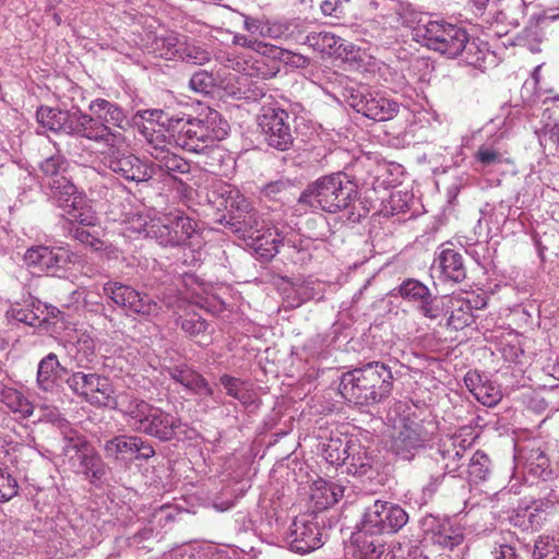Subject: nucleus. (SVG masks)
I'll use <instances>...</instances> for the list:
<instances>
[{
	"instance_id": "obj_1",
	"label": "nucleus",
	"mask_w": 559,
	"mask_h": 559,
	"mask_svg": "<svg viewBox=\"0 0 559 559\" xmlns=\"http://www.w3.org/2000/svg\"><path fill=\"white\" fill-rule=\"evenodd\" d=\"M116 407L124 416L133 431L150 436L162 442L178 439L180 435L190 438L188 425L163 408L150 404L133 394H122Z\"/></svg>"
},
{
	"instance_id": "obj_2",
	"label": "nucleus",
	"mask_w": 559,
	"mask_h": 559,
	"mask_svg": "<svg viewBox=\"0 0 559 559\" xmlns=\"http://www.w3.org/2000/svg\"><path fill=\"white\" fill-rule=\"evenodd\" d=\"M415 36L423 46L449 59L459 56L469 66L477 67L484 59V51L469 40L466 28L444 20L428 21L415 28Z\"/></svg>"
},
{
	"instance_id": "obj_3",
	"label": "nucleus",
	"mask_w": 559,
	"mask_h": 559,
	"mask_svg": "<svg viewBox=\"0 0 559 559\" xmlns=\"http://www.w3.org/2000/svg\"><path fill=\"white\" fill-rule=\"evenodd\" d=\"M393 390V374L385 364L371 361L343 373L342 396L356 405L372 406L386 400Z\"/></svg>"
},
{
	"instance_id": "obj_4",
	"label": "nucleus",
	"mask_w": 559,
	"mask_h": 559,
	"mask_svg": "<svg viewBox=\"0 0 559 559\" xmlns=\"http://www.w3.org/2000/svg\"><path fill=\"white\" fill-rule=\"evenodd\" d=\"M145 233L163 247H188L192 253L190 261L183 264L193 265L201 260V252L194 249L201 246V228L199 223L181 211H171L154 217L145 225Z\"/></svg>"
},
{
	"instance_id": "obj_5",
	"label": "nucleus",
	"mask_w": 559,
	"mask_h": 559,
	"mask_svg": "<svg viewBox=\"0 0 559 559\" xmlns=\"http://www.w3.org/2000/svg\"><path fill=\"white\" fill-rule=\"evenodd\" d=\"M62 433V455L68 460L71 471L84 477L91 485L100 487L108 466L85 436L70 427L64 418L57 420Z\"/></svg>"
},
{
	"instance_id": "obj_6",
	"label": "nucleus",
	"mask_w": 559,
	"mask_h": 559,
	"mask_svg": "<svg viewBox=\"0 0 559 559\" xmlns=\"http://www.w3.org/2000/svg\"><path fill=\"white\" fill-rule=\"evenodd\" d=\"M357 195V185L345 173L338 171L310 182L300 193L298 203L334 214L348 209Z\"/></svg>"
},
{
	"instance_id": "obj_7",
	"label": "nucleus",
	"mask_w": 559,
	"mask_h": 559,
	"mask_svg": "<svg viewBox=\"0 0 559 559\" xmlns=\"http://www.w3.org/2000/svg\"><path fill=\"white\" fill-rule=\"evenodd\" d=\"M217 121L222 122V119L216 110H211L204 119L182 115L170 123V135L182 150L205 153L227 133L225 128L216 126Z\"/></svg>"
},
{
	"instance_id": "obj_8",
	"label": "nucleus",
	"mask_w": 559,
	"mask_h": 559,
	"mask_svg": "<svg viewBox=\"0 0 559 559\" xmlns=\"http://www.w3.org/2000/svg\"><path fill=\"white\" fill-rule=\"evenodd\" d=\"M466 450L454 441H444L423 461V468L429 476V481L423 487L425 497L431 498L447 474L463 477L465 475Z\"/></svg>"
},
{
	"instance_id": "obj_9",
	"label": "nucleus",
	"mask_w": 559,
	"mask_h": 559,
	"mask_svg": "<svg viewBox=\"0 0 559 559\" xmlns=\"http://www.w3.org/2000/svg\"><path fill=\"white\" fill-rule=\"evenodd\" d=\"M294 118L278 106H262L258 115V124L266 144L280 152H286L294 145Z\"/></svg>"
},
{
	"instance_id": "obj_10",
	"label": "nucleus",
	"mask_w": 559,
	"mask_h": 559,
	"mask_svg": "<svg viewBox=\"0 0 559 559\" xmlns=\"http://www.w3.org/2000/svg\"><path fill=\"white\" fill-rule=\"evenodd\" d=\"M408 522L407 512L390 501L376 500L365 509L361 531L370 535H383L399 532Z\"/></svg>"
},
{
	"instance_id": "obj_11",
	"label": "nucleus",
	"mask_w": 559,
	"mask_h": 559,
	"mask_svg": "<svg viewBox=\"0 0 559 559\" xmlns=\"http://www.w3.org/2000/svg\"><path fill=\"white\" fill-rule=\"evenodd\" d=\"M68 127V135L84 138L96 143H103L106 146H115L124 142L122 133L114 131L97 116L87 115L78 108L71 109Z\"/></svg>"
},
{
	"instance_id": "obj_12",
	"label": "nucleus",
	"mask_w": 559,
	"mask_h": 559,
	"mask_svg": "<svg viewBox=\"0 0 559 559\" xmlns=\"http://www.w3.org/2000/svg\"><path fill=\"white\" fill-rule=\"evenodd\" d=\"M356 91L347 104L368 119L385 121L397 115L400 105L395 100L365 84H360Z\"/></svg>"
},
{
	"instance_id": "obj_13",
	"label": "nucleus",
	"mask_w": 559,
	"mask_h": 559,
	"mask_svg": "<svg viewBox=\"0 0 559 559\" xmlns=\"http://www.w3.org/2000/svg\"><path fill=\"white\" fill-rule=\"evenodd\" d=\"M103 292L115 305L130 312L145 317L158 314L157 302L147 294L140 293L130 285L118 281H108L104 284Z\"/></svg>"
},
{
	"instance_id": "obj_14",
	"label": "nucleus",
	"mask_w": 559,
	"mask_h": 559,
	"mask_svg": "<svg viewBox=\"0 0 559 559\" xmlns=\"http://www.w3.org/2000/svg\"><path fill=\"white\" fill-rule=\"evenodd\" d=\"M121 144L107 146L103 155V164L114 174L127 181L136 183L152 179V170L148 165L134 154L120 150Z\"/></svg>"
},
{
	"instance_id": "obj_15",
	"label": "nucleus",
	"mask_w": 559,
	"mask_h": 559,
	"mask_svg": "<svg viewBox=\"0 0 559 559\" xmlns=\"http://www.w3.org/2000/svg\"><path fill=\"white\" fill-rule=\"evenodd\" d=\"M66 383L74 395L92 405L100 403L99 396L108 402L114 393L108 377L85 369L72 371L66 379Z\"/></svg>"
},
{
	"instance_id": "obj_16",
	"label": "nucleus",
	"mask_w": 559,
	"mask_h": 559,
	"mask_svg": "<svg viewBox=\"0 0 559 559\" xmlns=\"http://www.w3.org/2000/svg\"><path fill=\"white\" fill-rule=\"evenodd\" d=\"M400 297L415 305L426 319L437 320L444 314L443 298L433 295L428 286L416 278H406L397 287Z\"/></svg>"
},
{
	"instance_id": "obj_17",
	"label": "nucleus",
	"mask_w": 559,
	"mask_h": 559,
	"mask_svg": "<svg viewBox=\"0 0 559 559\" xmlns=\"http://www.w3.org/2000/svg\"><path fill=\"white\" fill-rule=\"evenodd\" d=\"M76 255L63 247L35 246L24 254V261L28 266L43 272H55L69 263H74Z\"/></svg>"
},
{
	"instance_id": "obj_18",
	"label": "nucleus",
	"mask_w": 559,
	"mask_h": 559,
	"mask_svg": "<svg viewBox=\"0 0 559 559\" xmlns=\"http://www.w3.org/2000/svg\"><path fill=\"white\" fill-rule=\"evenodd\" d=\"M428 441L427 432L419 423L411 421L403 425L392 438L390 449L401 460L411 461Z\"/></svg>"
},
{
	"instance_id": "obj_19",
	"label": "nucleus",
	"mask_w": 559,
	"mask_h": 559,
	"mask_svg": "<svg viewBox=\"0 0 559 559\" xmlns=\"http://www.w3.org/2000/svg\"><path fill=\"white\" fill-rule=\"evenodd\" d=\"M104 451L107 457L148 460L155 455L153 445L138 436L120 435L106 441Z\"/></svg>"
},
{
	"instance_id": "obj_20",
	"label": "nucleus",
	"mask_w": 559,
	"mask_h": 559,
	"mask_svg": "<svg viewBox=\"0 0 559 559\" xmlns=\"http://www.w3.org/2000/svg\"><path fill=\"white\" fill-rule=\"evenodd\" d=\"M150 155L153 158L152 164L148 165L152 178L160 174L174 181L182 182L181 176L189 175L191 171L189 162L170 150L156 148L150 151Z\"/></svg>"
},
{
	"instance_id": "obj_21",
	"label": "nucleus",
	"mask_w": 559,
	"mask_h": 559,
	"mask_svg": "<svg viewBox=\"0 0 559 559\" xmlns=\"http://www.w3.org/2000/svg\"><path fill=\"white\" fill-rule=\"evenodd\" d=\"M288 544L292 551L305 555L323 545L322 534L317 523L301 520L294 521Z\"/></svg>"
},
{
	"instance_id": "obj_22",
	"label": "nucleus",
	"mask_w": 559,
	"mask_h": 559,
	"mask_svg": "<svg viewBox=\"0 0 559 559\" xmlns=\"http://www.w3.org/2000/svg\"><path fill=\"white\" fill-rule=\"evenodd\" d=\"M423 526L432 533L433 543L444 548L453 549L464 540L463 528L449 520L441 522L433 515H427L423 519Z\"/></svg>"
},
{
	"instance_id": "obj_23",
	"label": "nucleus",
	"mask_w": 559,
	"mask_h": 559,
	"mask_svg": "<svg viewBox=\"0 0 559 559\" xmlns=\"http://www.w3.org/2000/svg\"><path fill=\"white\" fill-rule=\"evenodd\" d=\"M285 240L288 246L297 248L298 250L304 249L302 245L298 247L295 240L290 238L286 239L277 229H267L264 233L260 231L254 236H249L247 241L248 246H250L262 260L269 261L276 255L280 246L284 245ZM300 243H302L301 240Z\"/></svg>"
},
{
	"instance_id": "obj_24",
	"label": "nucleus",
	"mask_w": 559,
	"mask_h": 559,
	"mask_svg": "<svg viewBox=\"0 0 559 559\" xmlns=\"http://www.w3.org/2000/svg\"><path fill=\"white\" fill-rule=\"evenodd\" d=\"M464 383L474 397L487 407L497 405L502 397L500 386L477 371H468Z\"/></svg>"
},
{
	"instance_id": "obj_25",
	"label": "nucleus",
	"mask_w": 559,
	"mask_h": 559,
	"mask_svg": "<svg viewBox=\"0 0 559 559\" xmlns=\"http://www.w3.org/2000/svg\"><path fill=\"white\" fill-rule=\"evenodd\" d=\"M66 374H70L68 369L60 364L55 353H49L38 364L36 382L40 390L56 392Z\"/></svg>"
},
{
	"instance_id": "obj_26",
	"label": "nucleus",
	"mask_w": 559,
	"mask_h": 559,
	"mask_svg": "<svg viewBox=\"0 0 559 559\" xmlns=\"http://www.w3.org/2000/svg\"><path fill=\"white\" fill-rule=\"evenodd\" d=\"M168 374L174 381L180 383L190 392L212 397L215 402L221 403L214 395V391L207 380L188 365L174 366L168 369Z\"/></svg>"
},
{
	"instance_id": "obj_27",
	"label": "nucleus",
	"mask_w": 559,
	"mask_h": 559,
	"mask_svg": "<svg viewBox=\"0 0 559 559\" xmlns=\"http://www.w3.org/2000/svg\"><path fill=\"white\" fill-rule=\"evenodd\" d=\"M435 261L440 271L441 281L459 284L466 278V267L460 252L451 248H443Z\"/></svg>"
},
{
	"instance_id": "obj_28",
	"label": "nucleus",
	"mask_w": 559,
	"mask_h": 559,
	"mask_svg": "<svg viewBox=\"0 0 559 559\" xmlns=\"http://www.w3.org/2000/svg\"><path fill=\"white\" fill-rule=\"evenodd\" d=\"M348 454L344 466L346 473L353 476H367L374 469V457L371 452L358 440H352V447H347Z\"/></svg>"
},
{
	"instance_id": "obj_29",
	"label": "nucleus",
	"mask_w": 559,
	"mask_h": 559,
	"mask_svg": "<svg viewBox=\"0 0 559 559\" xmlns=\"http://www.w3.org/2000/svg\"><path fill=\"white\" fill-rule=\"evenodd\" d=\"M45 187L48 189L49 199L62 210L69 205L79 204L83 195L67 176L47 181Z\"/></svg>"
},
{
	"instance_id": "obj_30",
	"label": "nucleus",
	"mask_w": 559,
	"mask_h": 559,
	"mask_svg": "<svg viewBox=\"0 0 559 559\" xmlns=\"http://www.w3.org/2000/svg\"><path fill=\"white\" fill-rule=\"evenodd\" d=\"M90 110L109 127H116L126 130L131 126L127 114L117 104L110 103L104 98H96L91 102Z\"/></svg>"
},
{
	"instance_id": "obj_31",
	"label": "nucleus",
	"mask_w": 559,
	"mask_h": 559,
	"mask_svg": "<svg viewBox=\"0 0 559 559\" xmlns=\"http://www.w3.org/2000/svg\"><path fill=\"white\" fill-rule=\"evenodd\" d=\"M219 382L226 390V394L239 401V403L249 408L257 404L259 397L252 383L240 378L223 374Z\"/></svg>"
},
{
	"instance_id": "obj_32",
	"label": "nucleus",
	"mask_w": 559,
	"mask_h": 559,
	"mask_svg": "<svg viewBox=\"0 0 559 559\" xmlns=\"http://www.w3.org/2000/svg\"><path fill=\"white\" fill-rule=\"evenodd\" d=\"M0 403L10 412L25 419L33 415L34 406L29 400L17 389L0 380Z\"/></svg>"
},
{
	"instance_id": "obj_33",
	"label": "nucleus",
	"mask_w": 559,
	"mask_h": 559,
	"mask_svg": "<svg viewBox=\"0 0 559 559\" xmlns=\"http://www.w3.org/2000/svg\"><path fill=\"white\" fill-rule=\"evenodd\" d=\"M354 545L359 559H380L385 554V545L380 535L362 532L361 524L358 533L354 535Z\"/></svg>"
},
{
	"instance_id": "obj_34",
	"label": "nucleus",
	"mask_w": 559,
	"mask_h": 559,
	"mask_svg": "<svg viewBox=\"0 0 559 559\" xmlns=\"http://www.w3.org/2000/svg\"><path fill=\"white\" fill-rule=\"evenodd\" d=\"M70 118L71 109L62 110L59 108L40 106L36 111L37 122L43 128H47L50 131L64 134H68Z\"/></svg>"
},
{
	"instance_id": "obj_35",
	"label": "nucleus",
	"mask_w": 559,
	"mask_h": 559,
	"mask_svg": "<svg viewBox=\"0 0 559 559\" xmlns=\"http://www.w3.org/2000/svg\"><path fill=\"white\" fill-rule=\"evenodd\" d=\"M326 84V91L335 97H342L348 102L361 83L337 71L328 69L323 71Z\"/></svg>"
},
{
	"instance_id": "obj_36",
	"label": "nucleus",
	"mask_w": 559,
	"mask_h": 559,
	"mask_svg": "<svg viewBox=\"0 0 559 559\" xmlns=\"http://www.w3.org/2000/svg\"><path fill=\"white\" fill-rule=\"evenodd\" d=\"M448 308L450 316L447 324L455 331L462 330L474 322L473 306L469 300L450 297Z\"/></svg>"
},
{
	"instance_id": "obj_37",
	"label": "nucleus",
	"mask_w": 559,
	"mask_h": 559,
	"mask_svg": "<svg viewBox=\"0 0 559 559\" xmlns=\"http://www.w3.org/2000/svg\"><path fill=\"white\" fill-rule=\"evenodd\" d=\"M344 487L322 478L313 481L311 487V499L320 508H328L335 504L343 497Z\"/></svg>"
},
{
	"instance_id": "obj_38",
	"label": "nucleus",
	"mask_w": 559,
	"mask_h": 559,
	"mask_svg": "<svg viewBox=\"0 0 559 559\" xmlns=\"http://www.w3.org/2000/svg\"><path fill=\"white\" fill-rule=\"evenodd\" d=\"M540 498L532 502L527 508L531 510L528 514L530 522H533V518L539 513L548 512L559 504V477H557L551 484H543L540 487Z\"/></svg>"
},
{
	"instance_id": "obj_39",
	"label": "nucleus",
	"mask_w": 559,
	"mask_h": 559,
	"mask_svg": "<svg viewBox=\"0 0 559 559\" xmlns=\"http://www.w3.org/2000/svg\"><path fill=\"white\" fill-rule=\"evenodd\" d=\"M352 440L346 437L335 436L322 443V455L325 461L331 465L343 466L349 451L347 447H352Z\"/></svg>"
},
{
	"instance_id": "obj_40",
	"label": "nucleus",
	"mask_w": 559,
	"mask_h": 559,
	"mask_svg": "<svg viewBox=\"0 0 559 559\" xmlns=\"http://www.w3.org/2000/svg\"><path fill=\"white\" fill-rule=\"evenodd\" d=\"M535 134L545 154L559 156V119L544 122Z\"/></svg>"
},
{
	"instance_id": "obj_41",
	"label": "nucleus",
	"mask_w": 559,
	"mask_h": 559,
	"mask_svg": "<svg viewBox=\"0 0 559 559\" xmlns=\"http://www.w3.org/2000/svg\"><path fill=\"white\" fill-rule=\"evenodd\" d=\"M490 466L489 456L483 451H476L468 460L466 459L465 475L475 483L485 480L490 473Z\"/></svg>"
},
{
	"instance_id": "obj_42",
	"label": "nucleus",
	"mask_w": 559,
	"mask_h": 559,
	"mask_svg": "<svg viewBox=\"0 0 559 559\" xmlns=\"http://www.w3.org/2000/svg\"><path fill=\"white\" fill-rule=\"evenodd\" d=\"M177 325L189 336V337H205L206 343H203V345L209 344V335L211 334L210 331V323L206 322L201 316L193 313L191 316H188L186 318H179L177 320ZM202 344V342H199Z\"/></svg>"
},
{
	"instance_id": "obj_43",
	"label": "nucleus",
	"mask_w": 559,
	"mask_h": 559,
	"mask_svg": "<svg viewBox=\"0 0 559 559\" xmlns=\"http://www.w3.org/2000/svg\"><path fill=\"white\" fill-rule=\"evenodd\" d=\"M231 219L234 221L230 223L233 230L240 234L245 240H248L249 236L260 233L261 218L255 210L241 215H233Z\"/></svg>"
},
{
	"instance_id": "obj_44",
	"label": "nucleus",
	"mask_w": 559,
	"mask_h": 559,
	"mask_svg": "<svg viewBox=\"0 0 559 559\" xmlns=\"http://www.w3.org/2000/svg\"><path fill=\"white\" fill-rule=\"evenodd\" d=\"M178 58L190 64L202 66L211 60L210 51L203 46L194 43H182L178 46Z\"/></svg>"
},
{
	"instance_id": "obj_45",
	"label": "nucleus",
	"mask_w": 559,
	"mask_h": 559,
	"mask_svg": "<svg viewBox=\"0 0 559 559\" xmlns=\"http://www.w3.org/2000/svg\"><path fill=\"white\" fill-rule=\"evenodd\" d=\"M526 469L530 474L546 478L551 472L549 469V460L539 448H532L525 452Z\"/></svg>"
},
{
	"instance_id": "obj_46",
	"label": "nucleus",
	"mask_w": 559,
	"mask_h": 559,
	"mask_svg": "<svg viewBox=\"0 0 559 559\" xmlns=\"http://www.w3.org/2000/svg\"><path fill=\"white\" fill-rule=\"evenodd\" d=\"M68 166L69 164L67 159L60 154L52 155L44 159L39 165L44 185L46 186L47 181L64 177Z\"/></svg>"
},
{
	"instance_id": "obj_47",
	"label": "nucleus",
	"mask_w": 559,
	"mask_h": 559,
	"mask_svg": "<svg viewBox=\"0 0 559 559\" xmlns=\"http://www.w3.org/2000/svg\"><path fill=\"white\" fill-rule=\"evenodd\" d=\"M281 53H274L275 56H269L273 60V66L265 72H261L264 78H273L280 71V67L276 63L277 60L284 61L287 64L295 66L297 68H306L310 64L309 58L295 53L278 47Z\"/></svg>"
},
{
	"instance_id": "obj_48",
	"label": "nucleus",
	"mask_w": 559,
	"mask_h": 559,
	"mask_svg": "<svg viewBox=\"0 0 559 559\" xmlns=\"http://www.w3.org/2000/svg\"><path fill=\"white\" fill-rule=\"evenodd\" d=\"M294 183L290 179L281 178L274 181L265 183L260 193L262 197L273 201H285L288 200L293 194Z\"/></svg>"
},
{
	"instance_id": "obj_49",
	"label": "nucleus",
	"mask_w": 559,
	"mask_h": 559,
	"mask_svg": "<svg viewBox=\"0 0 559 559\" xmlns=\"http://www.w3.org/2000/svg\"><path fill=\"white\" fill-rule=\"evenodd\" d=\"M63 211L70 223H78L83 227L94 226L96 224L97 217L91 207L85 205L84 195H81V202L79 204L69 205V207L63 209Z\"/></svg>"
},
{
	"instance_id": "obj_50",
	"label": "nucleus",
	"mask_w": 559,
	"mask_h": 559,
	"mask_svg": "<svg viewBox=\"0 0 559 559\" xmlns=\"http://www.w3.org/2000/svg\"><path fill=\"white\" fill-rule=\"evenodd\" d=\"M475 164L483 169L497 166L503 162L502 152L493 144H481L474 153Z\"/></svg>"
},
{
	"instance_id": "obj_51",
	"label": "nucleus",
	"mask_w": 559,
	"mask_h": 559,
	"mask_svg": "<svg viewBox=\"0 0 559 559\" xmlns=\"http://www.w3.org/2000/svg\"><path fill=\"white\" fill-rule=\"evenodd\" d=\"M533 559H559V540L550 536H539L533 547Z\"/></svg>"
},
{
	"instance_id": "obj_52",
	"label": "nucleus",
	"mask_w": 559,
	"mask_h": 559,
	"mask_svg": "<svg viewBox=\"0 0 559 559\" xmlns=\"http://www.w3.org/2000/svg\"><path fill=\"white\" fill-rule=\"evenodd\" d=\"M179 116H169L165 111L160 109H153V110H144V111H138L133 118L132 122L135 126L140 124V120H144L148 122L150 124L156 123L159 127L166 128V130L170 133V123L173 120H176Z\"/></svg>"
},
{
	"instance_id": "obj_53",
	"label": "nucleus",
	"mask_w": 559,
	"mask_h": 559,
	"mask_svg": "<svg viewBox=\"0 0 559 559\" xmlns=\"http://www.w3.org/2000/svg\"><path fill=\"white\" fill-rule=\"evenodd\" d=\"M340 38L341 37L328 32L310 33L307 36V43L313 49L319 50L322 53L332 56V51L334 50Z\"/></svg>"
},
{
	"instance_id": "obj_54",
	"label": "nucleus",
	"mask_w": 559,
	"mask_h": 559,
	"mask_svg": "<svg viewBox=\"0 0 559 559\" xmlns=\"http://www.w3.org/2000/svg\"><path fill=\"white\" fill-rule=\"evenodd\" d=\"M19 493V484L10 469L0 463V502H8Z\"/></svg>"
},
{
	"instance_id": "obj_55",
	"label": "nucleus",
	"mask_w": 559,
	"mask_h": 559,
	"mask_svg": "<svg viewBox=\"0 0 559 559\" xmlns=\"http://www.w3.org/2000/svg\"><path fill=\"white\" fill-rule=\"evenodd\" d=\"M234 43L245 48H249L262 57L275 56L274 53H281L277 46L266 44L264 41L249 38L245 35H236L234 37Z\"/></svg>"
},
{
	"instance_id": "obj_56",
	"label": "nucleus",
	"mask_w": 559,
	"mask_h": 559,
	"mask_svg": "<svg viewBox=\"0 0 559 559\" xmlns=\"http://www.w3.org/2000/svg\"><path fill=\"white\" fill-rule=\"evenodd\" d=\"M36 307L37 306H33V309H29L12 306L7 311V317L29 326H38L40 325V313L37 311Z\"/></svg>"
},
{
	"instance_id": "obj_57",
	"label": "nucleus",
	"mask_w": 559,
	"mask_h": 559,
	"mask_svg": "<svg viewBox=\"0 0 559 559\" xmlns=\"http://www.w3.org/2000/svg\"><path fill=\"white\" fill-rule=\"evenodd\" d=\"M96 357L94 341L86 337L78 342L76 366L79 369L91 370L90 364Z\"/></svg>"
},
{
	"instance_id": "obj_58",
	"label": "nucleus",
	"mask_w": 559,
	"mask_h": 559,
	"mask_svg": "<svg viewBox=\"0 0 559 559\" xmlns=\"http://www.w3.org/2000/svg\"><path fill=\"white\" fill-rule=\"evenodd\" d=\"M189 86L197 93L210 94L215 86V79L212 73L205 70H200L191 76Z\"/></svg>"
},
{
	"instance_id": "obj_59",
	"label": "nucleus",
	"mask_w": 559,
	"mask_h": 559,
	"mask_svg": "<svg viewBox=\"0 0 559 559\" xmlns=\"http://www.w3.org/2000/svg\"><path fill=\"white\" fill-rule=\"evenodd\" d=\"M292 34L293 31L289 23L265 20L262 37H269L272 39H287L292 36Z\"/></svg>"
},
{
	"instance_id": "obj_60",
	"label": "nucleus",
	"mask_w": 559,
	"mask_h": 559,
	"mask_svg": "<svg viewBox=\"0 0 559 559\" xmlns=\"http://www.w3.org/2000/svg\"><path fill=\"white\" fill-rule=\"evenodd\" d=\"M467 5L475 16H484L487 12L493 11L498 22L506 19L504 13L496 9L497 0H467Z\"/></svg>"
},
{
	"instance_id": "obj_61",
	"label": "nucleus",
	"mask_w": 559,
	"mask_h": 559,
	"mask_svg": "<svg viewBox=\"0 0 559 559\" xmlns=\"http://www.w3.org/2000/svg\"><path fill=\"white\" fill-rule=\"evenodd\" d=\"M155 44L156 48L159 50V56L170 60L178 57V46L182 43H179L175 36L168 35L166 37H157Z\"/></svg>"
},
{
	"instance_id": "obj_62",
	"label": "nucleus",
	"mask_w": 559,
	"mask_h": 559,
	"mask_svg": "<svg viewBox=\"0 0 559 559\" xmlns=\"http://www.w3.org/2000/svg\"><path fill=\"white\" fill-rule=\"evenodd\" d=\"M36 309L40 313V325H56L58 322H64V313L55 306L39 304Z\"/></svg>"
},
{
	"instance_id": "obj_63",
	"label": "nucleus",
	"mask_w": 559,
	"mask_h": 559,
	"mask_svg": "<svg viewBox=\"0 0 559 559\" xmlns=\"http://www.w3.org/2000/svg\"><path fill=\"white\" fill-rule=\"evenodd\" d=\"M347 4L348 0H322L320 9L326 16L341 19L345 14Z\"/></svg>"
},
{
	"instance_id": "obj_64",
	"label": "nucleus",
	"mask_w": 559,
	"mask_h": 559,
	"mask_svg": "<svg viewBox=\"0 0 559 559\" xmlns=\"http://www.w3.org/2000/svg\"><path fill=\"white\" fill-rule=\"evenodd\" d=\"M540 66H537L532 72V81H526L522 87V96L531 102L536 103L540 98V94L536 91L539 83Z\"/></svg>"
}]
</instances>
